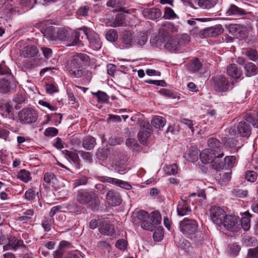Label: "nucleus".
<instances>
[{
    "label": "nucleus",
    "mask_w": 258,
    "mask_h": 258,
    "mask_svg": "<svg viewBox=\"0 0 258 258\" xmlns=\"http://www.w3.org/2000/svg\"><path fill=\"white\" fill-rule=\"evenodd\" d=\"M90 62V58L85 53H78L75 55L70 62V74L76 78L83 76L85 70L83 66Z\"/></svg>",
    "instance_id": "obj_2"
},
{
    "label": "nucleus",
    "mask_w": 258,
    "mask_h": 258,
    "mask_svg": "<svg viewBox=\"0 0 258 258\" xmlns=\"http://www.w3.org/2000/svg\"><path fill=\"white\" fill-rule=\"evenodd\" d=\"M244 54L249 59L252 61H255L258 60V53L256 49H247L245 51Z\"/></svg>",
    "instance_id": "obj_39"
},
{
    "label": "nucleus",
    "mask_w": 258,
    "mask_h": 258,
    "mask_svg": "<svg viewBox=\"0 0 258 258\" xmlns=\"http://www.w3.org/2000/svg\"><path fill=\"white\" fill-rule=\"evenodd\" d=\"M246 14L244 10L240 8L234 4H231L226 11L227 16H242Z\"/></svg>",
    "instance_id": "obj_21"
},
{
    "label": "nucleus",
    "mask_w": 258,
    "mask_h": 258,
    "mask_svg": "<svg viewBox=\"0 0 258 258\" xmlns=\"http://www.w3.org/2000/svg\"><path fill=\"white\" fill-rule=\"evenodd\" d=\"M152 125L156 128L161 129L166 124V120L161 116H155L151 121Z\"/></svg>",
    "instance_id": "obj_33"
},
{
    "label": "nucleus",
    "mask_w": 258,
    "mask_h": 258,
    "mask_svg": "<svg viewBox=\"0 0 258 258\" xmlns=\"http://www.w3.org/2000/svg\"><path fill=\"white\" fill-rule=\"evenodd\" d=\"M43 180L47 184L53 187H56L57 179L53 173L50 172L45 173L43 176Z\"/></svg>",
    "instance_id": "obj_29"
},
{
    "label": "nucleus",
    "mask_w": 258,
    "mask_h": 258,
    "mask_svg": "<svg viewBox=\"0 0 258 258\" xmlns=\"http://www.w3.org/2000/svg\"><path fill=\"white\" fill-rule=\"evenodd\" d=\"M257 174L253 171H247L245 172V177L249 181L254 182L257 178Z\"/></svg>",
    "instance_id": "obj_51"
},
{
    "label": "nucleus",
    "mask_w": 258,
    "mask_h": 258,
    "mask_svg": "<svg viewBox=\"0 0 258 258\" xmlns=\"http://www.w3.org/2000/svg\"><path fill=\"white\" fill-rule=\"evenodd\" d=\"M19 118L24 123H31L37 118L36 112L33 110L26 109L21 110L19 113Z\"/></svg>",
    "instance_id": "obj_10"
},
{
    "label": "nucleus",
    "mask_w": 258,
    "mask_h": 258,
    "mask_svg": "<svg viewBox=\"0 0 258 258\" xmlns=\"http://www.w3.org/2000/svg\"><path fill=\"white\" fill-rule=\"evenodd\" d=\"M239 222V220L236 217L227 215L222 225L228 230L234 231L237 230L238 228L239 225L238 224Z\"/></svg>",
    "instance_id": "obj_14"
},
{
    "label": "nucleus",
    "mask_w": 258,
    "mask_h": 258,
    "mask_svg": "<svg viewBox=\"0 0 258 258\" xmlns=\"http://www.w3.org/2000/svg\"><path fill=\"white\" fill-rule=\"evenodd\" d=\"M38 50L35 46L29 45L23 48L22 55L25 57L35 56L37 54Z\"/></svg>",
    "instance_id": "obj_25"
},
{
    "label": "nucleus",
    "mask_w": 258,
    "mask_h": 258,
    "mask_svg": "<svg viewBox=\"0 0 258 258\" xmlns=\"http://www.w3.org/2000/svg\"><path fill=\"white\" fill-rule=\"evenodd\" d=\"M80 30L84 32L85 36H86L89 42L90 45L94 49L97 50L101 48L102 43L99 35L96 33L89 31L86 27L81 28Z\"/></svg>",
    "instance_id": "obj_7"
},
{
    "label": "nucleus",
    "mask_w": 258,
    "mask_h": 258,
    "mask_svg": "<svg viewBox=\"0 0 258 258\" xmlns=\"http://www.w3.org/2000/svg\"><path fill=\"white\" fill-rule=\"evenodd\" d=\"M105 37L108 41L115 42L118 39L117 31L115 29H110L107 31Z\"/></svg>",
    "instance_id": "obj_36"
},
{
    "label": "nucleus",
    "mask_w": 258,
    "mask_h": 258,
    "mask_svg": "<svg viewBox=\"0 0 258 258\" xmlns=\"http://www.w3.org/2000/svg\"><path fill=\"white\" fill-rule=\"evenodd\" d=\"M81 254L78 251H73L68 253L64 258H80Z\"/></svg>",
    "instance_id": "obj_64"
},
{
    "label": "nucleus",
    "mask_w": 258,
    "mask_h": 258,
    "mask_svg": "<svg viewBox=\"0 0 258 258\" xmlns=\"http://www.w3.org/2000/svg\"><path fill=\"white\" fill-rule=\"evenodd\" d=\"M88 178L86 176H82L75 180V185L78 186L81 185H85L87 183Z\"/></svg>",
    "instance_id": "obj_62"
},
{
    "label": "nucleus",
    "mask_w": 258,
    "mask_h": 258,
    "mask_svg": "<svg viewBox=\"0 0 258 258\" xmlns=\"http://www.w3.org/2000/svg\"><path fill=\"white\" fill-rule=\"evenodd\" d=\"M121 43L125 48H129L135 44L134 36L129 31H124L121 34Z\"/></svg>",
    "instance_id": "obj_17"
},
{
    "label": "nucleus",
    "mask_w": 258,
    "mask_h": 258,
    "mask_svg": "<svg viewBox=\"0 0 258 258\" xmlns=\"http://www.w3.org/2000/svg\"><path fill=\"white\" fill-rule=\"evenodd\" d=\"M89 7L88 6L80 7L77 11V14L79 16H85L88 15Z\"/></svg>",
    "instance_id": "obj_60"
},
{
    "label": "nucleus",
    "mask_w": 258,
    "mask_h": 258,
    "mask_svg": "<svg viewBox=\"0 0 258 258\" xmlns=\"http://www.w3.org/2000/svg\"><path fill=\"white\" fill-rule=\"evenodd\" d=\"M125 4L124 0H109L106 4L108 7L114 8H118L122 7Z\"/></svg>",
    "instance_id": "obj_44"
},
{
    "label": "nucleus",
    "mask_w": 258,
    "mask_h": 258,
    "mask_svg": "<svg viewBox=\"0 0 258 258\" xmlns=\"http://www.w3.org/2000/svg\"><path fill=\"white\" fill-rule=\"evenodd\" d=\"M142 13L145 18L150 20L159 18L162 15V12L156 8L145 9Z\"/></svg>",
    "instance_id": "obj_16"
},
{
    "label": "nucleus",
    "mask_w": 258,
    "mask_h": 258,
    "mask_svg": "<svg viewBox=\"0 0 258 258\" xmlns=\"http://www.w3.org/2000/svg\"><path fill=\"white\" fill-rule=\"evenodd\" d=\"M224 29L221 25H216L214 27L205 29L203 35L204 37H214L222 34Z\"/></svg>",
    "instance_id": "obj_18"
},
{
    "label": "nucleus",
    "mask_w": 258,
    "mask_h": 258,
    "mask_svg": "<svg viewBox=\"0 0 258 258\" xmlns=\"http://www.w3.org/2000/svg\"><path fill=\"white\" fill-rule=\"evenodd\" d=\"M141 226L144 229L150 231H153L155 228L153 223L150 221L149 219L141 223Z\"/></svg>",
    "instance_id": "obj_49"
},
{
    "label": "nucleus",
    "mask_w": 258,
    "mask_h": 258,
    "mask_svg": "<svg viewBox=\"0 0 258 258\" xmlns=\"http://www.w3.org/2000/svg\"><path fill=\"white\" fill-rule=\"evenodd\" d=\"M244 70L246 75L250 77L256 74L257 68L254 63L247 62L245 64Z\"/></svg>",
    "instance_id": "obj_35"
},
{
    "label": "nucleus",
    "mask_w": 258,
    "mask_h": 258,
    "mask_svg": "<svg viewBox=\"0 0 258 258\" xmlns=\"http://www.w3.org/2000/svg\"><path fill=\"white\" fill-rule=\"evenodd\" d=\"M225 27L229 31L230 34L240 39H243L245 37L244 33L245 28L241 25L235 24H231L226 25Z\"/></svg>",
    "instance_id": "obj_12"
},
{
    "label": "nucleus",
    "mask_w": 258,
    "mask_h": 258,
    "mask_svg": "<svg viewBox=\"0 0 258 258\" xmlns=\"http://www.w3.org/2000/svg\"><path fill=\"white\" fill-rule=\"evenodd\" d=\"M137 218L142 223L143 221L149 219V215L147 212L141 211L137 213Z\"/></svg>",
    "instance_id": "obj_54"
},
{
    "label": "nucleus",
    "mask_w": 258,
    "mask_h": 258,
    "mask_svg": "<svg viewBox=\"0 0 258 258\" xmlns=\"http://www.w3.org/2000/svg\"><path fill=\"white\" fill-rule=\"evenodd\" d=\"M127 246V242L126 240L121 239L118 240L116 243L115 246L119 249L121 250H124L126 249Z\"/></svg>",
    "instance_id": "obj_53"
},
{
    "label": "nucleus",
    "mask_w": 258,
    "mask_h": 258,
    "mask_svg": "<svg viewBox=\"0 0 258 258\" xmlns=\"http://www.w3.org/2000/svg\"><path fill=\"white\" fill-rule=\"evenodd\" d=\"M64 152L65 155L69 158L74 163L78 165H80V160L76 152L69 150H65Z\"/></svg>",
    "instance_id": "obj_37"
},
{
    "label": "nucleus",
    "mask_w": 258,
    "mask_h": 258,
    "mask_svg": "<svg viewBox=\"0 0 258 258\" xmlns=\"http://www.w3.org/2000/svg\"><path fill=\"white\" fill-rule=\"evenodd\" d=\"M152 132L141 131L138 133V138L140 141L144 144L146 143L147 139L150 136Z\"/></svg>",
    "instance_id": "obj_48"
},
{
    "label": "nucleus",
    "mask_w": 258,
    "mask_h": 258,
    "mask_svg": "<svg viewBox=\"0 0 258 258\" xmlns=\"http://www.w3.org/2000/svg\"><path fill=\"white\" fill-rule=\"evenodd\" d=\"M99 232L106 235H112L114 232V227L108 223H103L99 225Z\"/></svg>",
    "instance_id": "obj_26"
},
{
    "label": "nucleus",
    "mask_w": 258,
    "mask_h": 258,
    "mask_svg": "<svg viewBox=\"0 0 258 258\" xmlns=\"http://www.w3.org/2000/svg\"><path fill=\"white\" fill-rule=\"evenodd\" d=\"M198 152L197 149L194 147L190 148L188 153V155L190 156V157L188 158V160L190 161H192L195 160V156L198 157Z\"/></svg>",
    "instance_id": "obj_59"
},
{
    "label": "nucleus",
    "mask_w": 258,
    "mask_h": 258,
    "mask_svg": "<svg viewBox=\"0 0 258 258\" xmlns=\"http://www.w3.org/2000/svg\"><path fill=\"white\" fill-rule=\"evenodd\" d=\"M247 256L248 257L258 258L257 248L249 249L248 251Z\"/></svg>",
    "instance_id": "obj_63"
},
{
    "label": "nucleus",
    "mask_w": 258,
    "mask_h": 258,
    "mask_svg": "<svg viewBox=\"0 0 258 258\" xmlns=\"http://www.w3.org/2000/svg\"><path fill=\"white\" fill-rule=\"evenodd\" d=\"M150 42L152 45H156L158 43L160 45L164 44V47L169 51H175L183 44L185 42L183 41V38H177L171 36L169 32L163 27L159 30L158 39L156 38H153Z\"/></svg>",
    "instance_id": "obj_1"
},
{
    "label": "nucleus",
    "mask_w": 258,
    "mask_h": 258,
    "mask_svg": "<svg viewBox=\"0 0 258 258\" xmlns=\"http://www.w3.org/2000/svg\"><path fill=\"white\" fill-rule=\"evenodd\" d=\"M135 42H136L137 44L140 46H142L145 44L147 41V36L140 34L134 36Z\"/></svg>",
    "instance_id": "obj_46"
},
{
    "label": "nucleus",
    "mask_w": 258,
    "mask_h": 258,
    "mask_svg": "<svg viewBox=\"0 0 258 258\" xmlns=\"http://www.w3.org/2000/svg\"><path fill=\"white\" fill-rule=\"evenodd\" d=\"M209 149H211L213 152L216 154L223 153L221 152V143L216 138H211L208 141Z\"/></svg>",
    "instance_id": "obj_24"
},
{
    "label": "nucleus",
    "mask_w": 258,
    "mask_h": 258,
    "mask_svg": "<svg viewBox=\"0 0 258 258\" xmlns=\"http://www.w3.org/2000/svg\"><path fill=\"white\" fill-rule=\"evenodd\" d=\"M81 157L85 160L91 162L92 161V156L90 153L83 151H79Z\"/></svg>",
    "instance_id": "obj_58"
},
{
    "label": "nucleus",
    "mask_w": 258,
    "mask_h": 258,
    "mask_svg": "<svg viewBox=\"0 0 258 258\" xmlns=\"http://www.w3.org/2000/svg\"><path fill=\"white\" fill-rule=\"evenodd\" d=\"M237 133L242 137H248L251 134L250 125L245 121L239 122L237 126Z\"/></svg>",
    "instance_id": "obj_22"
},
{
    "label": "nucleus",
    "mask_w": 258,
    "mask_h": 258,
    "mask_svg": "<svg viewBox=\"0 0 258 258\" xmlns=\"http://www.w3.org/2000/svg\"><path fill=\"white\" fill-rule=\"evenodd\" d=\"M8 243L4 246V249L8 250L10 249H16L25 246L23 240L17 239L16 237L10 235L8 238Z\"/></svg>",
    "instance_id": "obj_15"
},
{
    "label": "nucleus",
    "mask_w": 258,
    "mask_h": 258,
    "mask_svg": "<svg viewBox=\"0 0 258 258\" xmlns=\"http://www.w3.org/2000/svg\"><path fill=\"white\" fill-rule=\"evenodd\" d=\"M125 23L124 17L123 14H120L116 16L112 27H117L123 26Z\"/></svg>",
    "instance_id": "obj_43"
},
{
    "label": "nucleus",
    "mask_w": 258,
    "mask_h": 258,
    "mask_svg": "<svg viewBox=\"0 0 258 258\" xmlns=\"http://www.w3.org/2000/svg\"><path fill=\"white\" fill-rule=\"evenodd\" d=\"M10 90L9 82L5 79L0 80V91L2 93H7Z\"/></svg>",
    "instance_id": "obj_47"
},
{
    "label": "nucleus",
    "mask_w": 258,
    "mask_h": 258,
    "mask_svg": "<svg viewBox=\"0 0 258 258\" xmlns=\"http://www.w3.org/2000/svg\"><path fill=\"white\" fill-rule=\"evenodd\" d=\"M96 145V139L92 136H87L83 140L82 146L87 150H91Z\"/></svg>",
    "instance_id": "obj_30"
},
{
    "label": "nucleus",
    "mask_w": 258,
    "mask_h": 258,
    "mask_svg": "<svg viewBox=\"0 0 258 258\" xmlns=\"http://www.w3.org/2000/svg\"><path fill=\"white\" fill-rule=\"evenodd\" d=\"M210 213L213 222L217 225H222L227 216L225 211L220 207L213 206L211 208Z\"/></svg>",
    "instance_id": "obj_6"
},
{
    "label": "nucleus",
    "mask_w": 258,
    "mask_h": 258,
    "mask_svg": "<svg viewBox=\"0 0 258 258\" xmlns=\"http://www.w3.org/2000/svg\"><path fill=\"white\" fill-rule=\"evenodd\" d=\"M153 238L155 241H161L163 237V233L162 231V228L158 227L157 230L155 231L153 234Z\"/></svg>",
    "instance_id": "obj_52"
},
{
    "label": "nucleus",
    "mask_w": 258,
    "mask_h": 258,
    "mask_svg": "<svg viewBox=\"0 0 258 258\" xmlns=\"http://www.w3.org/2000/svg\"><path fill=\"white\" fill-rule=\"evenodd\" d=\"M236 158L234 156H227L224 158V162L228 168H231L233 166L235 162Z\"/></svg>",
    "instance_id": "obj_56"
},
{
    "label": "nucleus",
    "mask_w": 258,
    "mask_h": 258,
    "mask_svg": "<svg viewBox=\"0 0 258 258\" xmlns=\"http://www.w3.org/2000/svg\"><path fill=\"white\" fill-rule=\"evenodd\" d=\"M80 28L78 30L74 31L72 35L70 40V43L68 46H75V45H80L81 44V41L79 39L80 32L79 31Z\"/></svg>",
    "instance_id": "obj_32"
},
{
    "label": "nucleus",
    "mask_w": 258,
    "mask_h": 258,
    "mask_svg": "<svg viewBox=\"0 0 258 258\" xmlns=\"http://www.w3.org/2000/svg\"><path fill=\"white\" fill-rule=\"evenodd\" d=\"M198 228V222L192 219L185 218L180 222V231L186 236L194 235L197 232Z\"/></svg>",
    "instance_id": "obj_4"
},
{
    "label": "nucleus",
    "mask_w": 258,
    "mask_h": 258,
    "mask_svg": "<svg viewBox=\"0 0 258 258\" xmlns=\"http://www.w3.org/2000/svg\"><path fill=\"white\" fill-rule=\"evenodd\" d=\"M93 94L97 98L98 101L101 103L106 102L108 101L109 97L106 93L100 91L96 93H93Z\"/></svg>",
    "instance_id": "obj_45"
},
{
    "label": "nucleus",
    "mask_w": 258,
    "mask_h": 258,
    "mask_svg": "<svg viewBox=\"0 0 258 258\" xmlns=\"http://www.w3.org/2000/svg\"><path fill=\"white\" fill-rule=\"evenodd\" d=\"M215 90L219 92L227 91L229 88V83L227 78L223 75H218L212 79Z\"/></svg>",
    "instance_id": "obj_8"
},
{
    "label": "nucleus",
    "mask_w": 258,
    "mask_h": 258,
    "mask_svg": "<svg viewBox=\"0 0 258 258\" xmlns=\"http://www.w3.org/2000/svg\"><path fill=\"white\" fill-rule=\"evenodd\" d=\"M141 128L143 131L152 132V127L148 122L142 121L140 123Z\"/></svg>",
    "instance_id": "obj_61"
},
{
    "label": "nucleus",
    "mask_w": 258,
    "mask_h": 258,
    "mask_svg": "<svg viewBox=\"0 0 258 258\" xmlns=\"http://www.w3.org/2000/svg\"><path fill=\"white\" fill-rule=\"evenodd\" d=\"M159 93L166 97L171 98L172 99H177L178 100L180 98L179 96L176 93H174L171 90L166 89H162L160 90Z\"/></svg>",
    "instance_id": "obj_40"
},
{
    "label": "nucleus",
    "mask_w": 258,
    "mask_h": 258,
    "mask_svg": "<svg viewBox=\"0 0 258 258\" xmlns=\"http://www.w3.org/2000/svg\"><path fill=\"white\" fill-rule=\"evenodd\" d=\"M152 222L155 225H159L161 221V216L159 212L154 211L152 213L151 219Z\"/></svg>",
    "instance_id": "obj_50"
},
{
    "label": "nucleus",
    "mask_w": 258,
    "mask_h": 258,
    "mask_svg": "<svg viewBox=\"0 0 258 258\" xmlns=\"http://www.w3.org/2000/svg\"><path fill=\"white\" fill-rule=\"evenodd\" d=\"M108 204L112 206H117L120 205L122 199L120 194L115 190L111 189L108 191L106 196Z\"/></svg>",
    "instance_id": "obj_13"
},
{
    "label": "nucleus",
    "mask_w": 258,
    "mask_h": 258,
    "mask_svg": "<svg viewBox=\"0 0 258 258\" xmlns=\"http://www.w3.org/2000/svg\"><path fill=\"white\" fill-rule=\"evenodd\" d=\"M176 14L174 11L170 8L166 7L165 8L163 18L164 19H173L177 18Z\"/></svg>",
    "instance_id": "obj_42"
},
{
    "label": "nucleus",
    "mask_w": 258,
    "mask_h": 258,
    "mask_svg": "<svg viewBox=\"0 0 258 258\" xmlns=\"http://www.w3.org/2000/svg\"><path fill=\"white\" fill-rule=\"evenodd\" d=\"M127 161V158L125 156L121 154H118L113 158L112 167L118 173L123 174L126 170Z\"/></svg>",
    "instance_id": "obj_9"
},
{
    "label": "nucleus",
    "mask_w": 258,
    "mask_h": 258,
    "mask_svg": "<svg viewBox=\"0 0 258 258\" xmlns=\"http://www.w3.org/2000/svg\"><path fill=\"white\" fill-rule=\"evenodd\" d=\"M76 200L81 204L86 205L91 203L92 205L94 204L95 207L98 205V201L96 200L94 201L91 194L86 191H78L76 196Z\"/></svg>",
    "instance_id": "obj_11"
},
{
    "label": "nucleus",
    "mask_w": 258,
    "mask_h": 258,
    "mask_svg": "<svg viewBox=\"0 0 258 258\" xmlns=\"http://www.w3.org/2000/svg\"><path fill=\"white\" fill-rule=\"evenodd\" d=\"M103 181L126 189H130L132 188L131 185L128 182L115 178L104 177Z\"/></svg>",
    "instance_id": "obj_20"
},
{
    "label": "nucleus",
    "mask_w": 258,
    "mask_h": 258,
    "mask_svg": "<svg viewBox=\"0 0 258 258\" xmlns=\"http://www.w3.org/2000/svg\"><path fill=\"white\" fill-rule=\"evenodd\" d=\"M251 216V215L248 212H245L243 214L241 219V226L244 231H247L250 228Z\"/></svg>",
    "instance_id": "obj_31"
},
{
    "label": "nucleus",
    "mask_w": 258,
    "mask_h": 258,
    "mask_svg": "<svg viewBox=\"0 0 258 258\" xmlns=\"http://www.w3.org/2000/svg\"><path fill=\"white\" fill-rule=\"evenodd\" d=\"M58 130L55 127H48L44 131L46 136L54 137L57 135Z\"/></svg>",
    "instance_id": "obj_55"
},
{
    "label": "nucleus",
    "mask_w": 258,
    "mask_h": 258,
    "mask_svg": "<svg viewBox=\"0 0 258 258\" xmlns=\"http://www.w3.org/2000/svg\"><path fill=\"white\" fill-rule=\"evenodd\" d=\"M224 156L223 153L216 154L213 152L211 149H206L200 154V159L204 164L212 163V166L216 170H220L224 167L223 162L220 161V158Z\"/></svg>",
    "instance_id": "obj_3"
},
{
    "label": "nucleus",
    "mask_w": 258,
    "mask_h": 258,
    "mask_svg": "<svg viewBox=\"0 0 258 258\" xmlns=\"http://www.w3.org/2000/svg\"><path fill=\"white\" fill-rule=\"evenodd\" d=\"M219 0H197L198 5L202 9H210L218 4Z\"/></svg>",
    "instance_id": "obj_28"
},
{
    "label": "nucleus",
    "mask_w": 258,
    "mask_h": 258,
    "mask_svg": "<svg viewBox=\"0 0 258 258\" xmlns=\"http://www.w3.org/2000/svg\"><path fill=\"white\" fill-rule=\"evenodd\" d=\"M163 169L165 173L169 175H175L178 171V167L176 164L165 165Z\"/></svg>",
    "instance_id": "obj_38"
},
{
    "label": "nucleus",
    "mask_w": 258,
    "mask_h": 258,
    "mask_svg": "<svg viewBox=\"0 0 258 258\" xmlns=\"http://www.w3.org/2000/svg\"><path fill=\"white\" fill-rule=\"evenodd\" d=\"M227 74L234 79L239 78L241 75V71L235 64L229 65L227 69Z\"/></svg>",
    "instance_id": "obj_27"
},
{
    "label": "nucleus",
    "mask_w": 258,
    "mask_h": 258,
    "mask_svg": "<svg viewBox=\"0 0 258 258\" xmlns=\"http://www.w3.org/2000/svg\"><path fill=\"white\" fill-rule=\"evenodd\" d=\"M202 67V64L198 58L190 60L186 65V69L191 73L199 72Z\"/></svg>",
    "instance_id": "obj_23"
},
{
    "label": "nucleus",
    "mask_w": 258,
    "mask_h": 258,
    "mask_svg": "<svg viewBox=\"0 0 258 258\" xmlns=\"http://www.w3.org/2000/svg\"><path fill=\"white\" fill-rule=\"evenodd\" d=\"M17 177L25 183L30 181L32 179L30 172L25 169L20 170L18 173Z\"/></svg>",
    "instance_id": "obj_34"
},
{
    "label": "nucleus",
    "mask_w": 258,
    "mask_h": 258,
    "mask_svg": "<svg viewBox=\"0 0 258 258\" xmlns=\"http://www.w3.org/2000/svg\"><path fill=\"white\" fill-rule=\"evenodd\" d=\"M35 198L34 191L32 189L27 190L24 195V198L28 201H32Z\"/></svg>",
    "instance_id": "obj_57"
},
{
    "label": "nucleus",
    "mask_w": 258,
    "mask_h": 258,
    "mask_svg": "<svg viewBox=\"0 0 258 258\" xmlns=\"http://www.w3.org/2000/svg\"><path fill=\"white\" fill-rule=\"evenodd\" d=\"M45 23H41V31L46 37H51L53 39H57L61 41H66L69 39V34L66 30H60L57 32L56 36H53V30L54 28L52 26L44 27Z\"/></svg>",
    "instance_id": "obj_5"
},
{
    "label": "nucleus",
    "mask_w": 258,
    "mask_h": 258,
    "mask_svg": "<svg viewBox=\"0 0 258 258\" xmlns=\"http://www.w3.org/2000/svg\"><path fill=\"white\" fill-rule=\"evenodd\" d=\"M229 254L233 256L237 255L240 250V247L236 243L230 244L228 246Z\"/></svg>",
    "instance_id": "obj_41"
},
{
    "label": "nucleus",
    "mask_w": 258,
    "mask_h": 258,
    "mask_svg": "<svg viewBox=\"0 0 258 258\" xmlns=\"http://www.w3.org/2000/svg\"><path fill=\"white\" fill-rule=\"evenodd\" d=\"M177 212L179 216H183L190 214L191 210L189 207L187 202L185 200H181L178 202L177 207Z\"/></svg>",
    "instance_id": "obj_19"
}]
</instances>
